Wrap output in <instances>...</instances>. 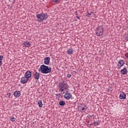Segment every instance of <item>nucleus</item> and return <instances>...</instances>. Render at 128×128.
Instances as JSON below:
<instances>
[{"label":"nucleus","instance_id":"nucleus-1","mask_svg":"<svg viewBox=\"0 0 128 128\" xmlns=\"http://www.w3.org/2000/svg\"><path fill=\"white\" fill-rule=\"evenodd\" d=\"M38 72H40L41 74H50L52 72V68L46 65H41L38 69Z\"/></svg>","mask_w":128,"mask_h":128},{"label":"nucleus","instance_id":"nucleus-2","mask_svg":"<svg viewBox=\"0 0 128 128\" xmlns=\"http://www.w3.org/2000/svg\"><path fill=\"white\" fill-rule=\"evenodd\" d=\"M58 88H59V92H62L64 90H66L67 88H68V83L63 82H60L58 83Z\"/></svg>","mask_w":128,"mask_h":128},{"label":"nucleus","instance_id":"nucleus-3","mask_svg":"<svg viewBox=\"0 0 128 128\" xmlns=\"http://www.w3.org/2000/svg\"><path fill=\"white\" fill-rule=\"evenodd\" d=\"M36 16L38 18V22H42L46 20L48 18V15L46 14L42 13L40 14H37Z\"/></svg>","mask_w":128,"mask_h":128},{"label":"nucleus","instance_id":"nucleus-4","mask_svg":"<svg viewBox=\"0 0 128 128\" xmlns=\"http://www.w3.org/2000/svg\"><path fill=\"white\" fill-rule=\"evenodd\" d=\"M96 34L97 36H102L104 34V28L102 26H98L96 30Z\"/></svg>","mask_w":128,"mask_h":128},{"label":"nucleus","instance_id":"nucleus-5","mask_svg":"<svg viewBox=\"0 0 128 128\" xmlns=\"http://www.w3.org/2000/svg\"><path fill=\"white\" fill-rule=\"evenodd\" d=\"M78 108L80 112H86L88 110V106L84 104H82L78 106Z\"/></svg>","mask_w":128,"mask_h":128},{"label":"nucleus","instance_id":"nucleus-6","mask_svg":"<svg viewBox=\"0 0 128 128\" xmlns=\"http://www.w3.org/2000/svg\"><path fill=\"white\" fill-rule=\"evenodd\" d=\"M64 98H66V100H70L72 98V95L68 91L66 92L65 94L64 95Z\"/></svg>","mask_w":128,"mask_h":128},{"label":"nucleus","instance_id":"nucleus-7","mask_svg":"<svg viewBox=\"0 0 128 128\" xmlns=\"http://www.w3.org/2000/svg\"><path fill=\"white\" fill-rule=\"evenodd\" d=\"M124 64V61L123 60H120L118 61V65L116 66V68L118 70Z\"/></svg>","mask_w":128,"mask_h":128},{"label":"nucleus","instance_id":"nucleus-8","mask_svg":"<svg viewBox=\"0 0 128 128\" xmlns=\"http://www.w3.org/2000/svg\"><path fill=\"white\" fill-rule=\"evenodd\" d=\"M50 57H46L44 58V64L46 66H48L50 64Z\"/></svg>","mask_w":128,"mask_h":128},{"label":"nucleus","instance_id":"nucleus-9","mask_svg":"<svg viewBox=\"0 0 128 128\" xmlns=\"http://www.w3.org/2000/svg\"><path fill=\"white\" fill-rule=\"evenodd\" d=\"M20 82L23 84H26V82H28V78H26V76L22 77Z\"/></svg>","mask_w":128,"mask_h":128},{"label":"nucleus","instance_id":"nucleus-10","mask_svg":"<svg viewBox=\"0 0 128 128\" xmlns=\"http://www.w3.org/2000/svg\"><path fill=\"white\" fill-rule=\"evenodd\" d=\"M24 76L27 78H30L32 77V72L30 70H28L24 74Z\"/></svg>","mask_w":128,"mask_h":128},{"label":"nucleus","instance_id":"nucleus-11","mask_svg":"<svg viewBox=\"0 0 128 128\" xmlns=\"http://www.w3.org/2000/svg\"><path fill=\"white\" fill-rule=\"evenodd\" d=\"M119 98L120 100H126V95L124 92H122L120 94Z\"/></svg>","mask_w":128,"mask_h":128},{"label":"nucleus","instance_id":"nucleus-12","mask_svg":"<svg viewBox=\"0 0 128 128\" xmlns=\"http://www.w3.org/2000/svg\"><path fill=\"white\" fill-rule=\"evenodd\" d=\"M120 72L124 76V74H128V70L126 68H124L120 71Z\"/></svg>","mask_w":128,"mask_h":128},{"label":"nucleus","instance_id":"nucleus-13","mask_svg":"<svg viewBox=\"0 0 128 128\" xmlns=\"http://www.w3.org/2000/svg\"><path fill=\"white\" fill-rule=\"evenodd\" d=\"M14 96H16V98H18V96H20V91H16L14 93Z\"/></svg>","mask_w":128,"mask_h":128},{"label":"nucleus","instance_id":"nucleus-14","mask_svg":"<svg viewBox=\"0 0 128 128\" xmlns=\"http://www.w3.org/2000/svg\"><path fill=\"white\" fill-rule=\"evenodd\" d=\"M34 76L36 78V80H39L40 76V73L36 72V73L34 75Z\"/></svg>","mask_w":128,"mask_h":128},{"label":"nucleus","instance_id":"nucleus-15","mask_svg":"<svg viewBox=\"0 0 128 128\" xmlns=\"http://www.w3.org/2000/svg\"><path fill=\"white\" fill-rule=\"evenodd\" d=\"M24 46H26V48H30V43L28 42H24Z\"/></svg>","mask_w":128,"mask_h":128},{"label":"nucleus","instance_id":"nucleus-16","mask_svg":"<svg viewBox=\"0 0 128 128\" xmlns=\"http://www.w3.org/2000/svg\"><path fill=\"white\" fill-rule=\"evenodd\" d=\"M67 54H74V49L70 48L67 50Z\"/></svg>","mask_w":128,"mask_h":128},{"label":"nucleus","instance_id":"nucleus-17","mask_svg":"<svg viewBox=\"0 0 128 128\" xmlns=\"http://www.w3.org/2000/svg\"><path fill=\"white\" fill-rule=\"evenodd\" d=\"M4 58V56H0V66H2V60Z\"/></svg>","mask_w":128,"mask_h":128},{"label":"nucleus","instance_id":"nucleus-18","mask_svg":"<svg viewBox=\"0 0 128 128\" xmlns=\"http://www.w3.org/2000/svg\"><path fill=\"white\" fill-rule=\"evenodd\" d=\"M38 104L39 108H42V100H38Z\"/></svg>","mask_w":128,"mask_h":128},{"label":"nucleus","instance_id":"nucleus-19","mask_svg":"<svg viewBox=\"0 0 128 128\" xmlns=\"http://www.w3.org/2000/svg\"><path fill=\"white\" fill-rule=\"evenodd\" d=\"M64 104H66V102H64V101H60L59 102V105L61 106H64Z\"/></svg>","mask_w":128,"mask_h":128},{"label":"nucleus","instance_id":"nucleus-20","mask_svg":"<svg viewBox=\"0 0 128 128\" xmlns=\"http://www.w3.org/2000/svg\"><path fill=\"white\" fill-rule=\"evenodd\" d=\"M54 2H55L56 4H60V0H52Z\"/></svg>","mask_w":128,"mask_h":128},{"label":"nucleus","instance_id":"nucleus-21","mask_svg":"<svg viewBox=\"0 0 128 128\" xmlns=\"http://www.w3.org/2000/svg\"><path fill=\"white\" fill-rule=\"evenodd\" d=\"M124 40H128V34H127L125 36H124Z\"/></svg>","mask_w":128,"mask_h":128},{"label":"nucleus","instance_id":"nucleus-22","mask_svg":"<svg viewBox=\"0 0 128 128\" xmlns=\"http://www.w3.org/2000/svg\"><path fill=\"white\" fill-rule=\"evenodd\" d=\"M10 120L11 122H14L16 120V118H14V117H12L10 118Z\"/></svg>","mask_w":128,"mask_h":128},{"label":"nucleus","instance_id":"nucleus-23","mask_svg":"<svg viewBox=\"0 0 128 128\" xmlns=\"http://www.w3.org/2000/svg\"><path fill=\"white\" fill-rule=\"evenodd\" d=\"M94 126H98V122H94Z\"/></svg>","mask_w":128,"mask_h":128},{"label":"nucleus","instance_id":"nucleus-24","mask_svg":"<svg viewBox=\"0 0 128 128\" xmlns=\"http://www.w3.org/2000/svg\"><path fill=\"white\" fill-rule=\"evenodd\" d=\"M66 92H68L70 91V89H68V87H67L66 89H64Z\"/></svg>","mask_w":128,"mask_h":128},{"label":"nucleus","instance_id":"nucleus-25","mask_svg":"<svg viewBox=\"0 0 128 128\" xmlns=\"http://www.w3.org/2000/svg\"><path fill=\"white\" fill-rule=\"evenodd\" d=\"M70 76H72V74H67V78H70Z\"/></svg>","mask_w":128,"mask_h":128},{"label":"nucleus","instance_id":"nucleus-26","mask_svg":"<svg viewBox=\"0 0 128 128\" xmlns=\"http://www.w3.org/2000/svg\"><path fill=\"white\" fill-rule=\"evenodd\" d=\"M11 94H10V92L7 94V96H8V98H10V96Z\"/></svg>","mask_w":128,"mask_h":128},{"label":"nucleus","instance_id":"nucleus-27","mask_svg":"<svg viewBox=\"0 0 128 128\" xmlns=\"http://www.w3.org/2000/svg\"><path fill=\"white\" fill-rule=\"evenodd\" d=\"M36 122H31V124H36Z\"/></svg>","mask_w":128,"mask_h":128},{"label":"nucleus","instance_id":"nucleus-28","mask_svg":"<svg viewBox=\"0 0 128 128\" xmlns=\"http://www.w3.org/2000/svg\"><path fill=\"white\" fill-rule=\"evenodd\" d=\"M76 18H78V20H80V18L79 16H76Z\"/></svg>","mask_w":128,"mask_h":128},{"label":"nucleus","instance_id":"nucleus-29","mask_svg":"<svg viewBox=\"0 0 128 128\" xmlns=\"http://www.w3.org/2000/svg\"><path fill=\"white\" fill-rule=\"evenodd\" d=\"M88 16H90V14H91V13H89L88 12Z\"/></svg>","mask_w":128,"mask_h":128},{"label":"nucleus","instance_id":"nucleus-30","mask_svg":"<svg viewBox=\"0 0 128 128\" xmlns=\"http://www.w3.org/2000/svg\"><path fill=\"white\" fill-rule=\"evenodd\" d=\"M76 12H78L76 11Z\"/></svg>","mask_w":128,"mask_h":128},{"label":"nucleus","instance_id":"nucleus-31","mask_svg":"<svg viewBox=\"0 0 128 128\" xmlns=\"http://www.w3.org/2000/svg\"><path fill=\"white\" fill-rule=\"evenodd\" d=\"M91 12V14H92V12Z\"/></svg>","mask_w":128,"mask_h":128}]
</instances>
